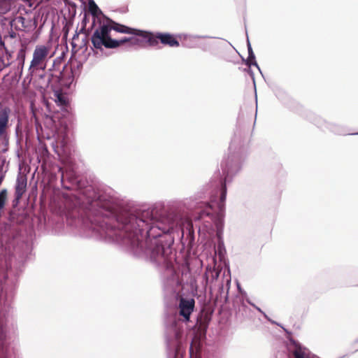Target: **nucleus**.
<instances>
[{"label": "nucleus", "instance_id": "obj_1", "mask_svg": "<svg viewBox=\"0 0 358 358\" xmlns=\"http://www.w3.org/2000/svg\"><path fill=\"white\" fill-rule=\"evenodd\" d=\"M62 171L61 182L66 189H76V194L65 201L66 218L71 225L92 231L102 238L111 239L123 227L140 224L152 216V210L124 208L106 194H97L92 186L83 187L73 170Z\"/></svg>", "mask_w": 358, "mask_h": 358}, {"label": "nucleus", "instance_id": "obj_2", "mask_svg": "<svg viewBox=\"0 0 358 358\" xmlns=\"http://www.w3.org/2000/svg\"><path fill=\"white\" fill-rule=\"evenodd\" d=\"M152 216L144 223L134 222L123 227L111 240L126 247L134 255L148 259L157 266L164 268L163 289L167 294L178 293L182 281L174 267L173 240L167 234L180 223V215L173 212L160 213L157 206L146 209Z\"/></svg>", "mask_w": 358, "mask_h": 358}, {"label": "nucleus", "instance_id": "obj_3", "mask_svg": "<svg viewBox=\"0 0 358 358\" xmlns=\"http://www.w3.org/2000/svg\"><path fill=\"white\" fill-rule=\"evenodd\" d=\"M194 299L181 297L178 303V315L169 318L166 327L168 358H182V342L185 323L189 321L194 310Z\"/></svg>", "mask_w": 358, "mask_h": 358}, {"label": "nucleus", "instance_id": "obj_4", "mask_svg": "<svg viewBox=\"0 0 358 358\" xmlns=\"http://www.w3.org/2000/svg\"><path fill=\"white\" fill-rule=\"evenodd\" d=\"M221 194L220 200L217 202L218 212L216 215L213 213L211 205L208 203L199 202L195 206V211L193 214L194 220H202L204 224H211L213 223L216 228V236L218 239V247L220 248L224 245L222 234L224 228V203L227 196V187L224 182H221Z\"/></svg>", "mask_w": 358, "mask_h": 358}, {"label": "nucleus", "instance_id": "obj_5", "mask_svg": "<svg viewBox=\"0 0 358 358\" xmlns=\"http://www.w3.org/2000/svg\"><path fill=\"white\" fill-rule=\"evenodd\" d=\"M50 55V48L45 45H37L33 52L32 59L28 69V76L31 78L41 71H45Z\"/></svg>", "mask_w": 358, "mask_h": 358}, {"label": "nucleus", "instance_id": "obj_6", "mask_svg": "<svg viewBox=\"0 0 358 358\" xmlns=\"http://www.w3.org/2000/svg\"><path fill=\"white\" fill-rule=\"evenodd\" d=\"M112 30L122 34H128L139 36H141V34L145 31L131 28L126 25L119 24L110 19H107L106 22L100 24L99 26L95 29L94 33L98 32L100 38L105 40L107 39L108 37H111L110 32Z\"/></svg>", "mask_w": 358, "mask_h": 358}, {"label": "nucleus", "instance_id": "obj_7", "mask_svg": "<svg viewBox=\"0 0 358 358\" xmlns=\"http://www.w3.org/2000/svg\"><path fill=\"white\" fill-rule=\"evenodd\" d=\"M91 41L94 48L102 50L103 48L108 49H114L118 48L120 45L126 43H130L131 45H134L138 43V39L134 37H123L121 39H113L111 37H108L107 39L100 38L97 33H93L91 36Z\"/></svg>", "mask_w": 358, "mask_h": 358}, {"label": "nucleus", "instance_id": "obj_8", "mask_svg": "<svg viewBox=\"0 0 358 358\" xmlns=\"http://www.w3.org/2000/svg\"><path fill=\"white\" fill-rule=\"evenodd\" d=\"M141 37L146 39L148 43L152 45L155 46L160 42L164 45H167L171 48L179 47L180 43L175 38V36L170 33L164 32H150L145 31L141 34Z\"/></svg>", "mask_w": 358, "mask_h": 358}, {"label": "nucleus", "instance_id": "obj_9", "mask_svg": "<svg viewBox=\"0 0 358 358\" xmlns=\"http://www.w3.org/2000/svg\"><path fill=\"white\" fill-rule=\"evenodd\" d=\"M244 159L239 154H233L229 156L224 163H222V172L227 178L237 173L241 169Z\"/></svg>", "mask_w": 358, "mask_h": 358}, {"label": "nucleus", "instance_id": "obj_10", "mask_svg": "<svg viewBox=\"0 0 358 358\" xmlns=\"http://www.w3.org/2000/svg\"><path fill=\"white\" fill-rule=\"evenodd\" d=\"M86 18L87 16L85 15L82 22L83 24V26L78 32L77 31H76V34L72 38L71 45L73 48L79 47L81 48L85 46L87 43V34L85 32Z\"/></svg>", "mask_w": 358, "mask_h": 358}, {"label": "nucleus", "instance_id": "obj_11", "mask_svg": "<svg viewBox=\"0 0 358 358\" xmlns=\"http://www.w3.org/2000/svg\"><path fill=\"white\" fill-rule=\"evenodd\" d=\"M51 71L52 69H50L48 72L38 75L41 87L48 88L50 86L53 87L55 84L60 82V76L62 75V72H59V75L57 76L54 75Z\"/></svg>", "mask_w": 358, "mask_h": 358}, {"label": "nucleus", "instance_id": "obj_12", "mask_svg": "<svg viewBox=\"0 0 358 358\" xmlns=\"http://www.w3.org/2000/svg\"><path fill=\"white\" fill-rule=\"evenodd\" d=\"M10 109L5 108L0 110V138L5 136L9 124Z\"/></svg>", "mask_w": 358, "mask_h": 358}, {"label": "nucleus", "instance_id": "obj_13", "mask_svg": "<svg viewBox=\"0 0 358 358\" xmlns=\"http://www.w3.org/2000/svg\"><path fill=\"white\" fill-rule=\"evenodd\" d=\"M220 273V271L216 268H207L204 275L206 286H209L211 289L212 284L218 279Z\"/></svg>", "mask_w": 358, "mask_h": 358}, {"label": "nucleus", "instance_id": "obj_14", "mask_svg": "<svg viewBox=\"0 0 358 358\" xmlns=\"http://www.w3.org/2000/svg\"><path fill=\"white\" fill-rule=\"evenodd\" d=\"M322 129H327L329 130L331 132L338 134V135H345L347 134L345 129L341 125L332 123V122H328L326 121H324V123L322 124L319 125Z\"/></svg>", "mask_w": 358, "mask_h": 358}, {"label": "nucleus", "instance_id": "obj_15", "mask_svg": "<svg viewBox=\"0 0 358 358\" xmlns=\"http://www.w3.org/2000/svg\"><path fill=\"white\" fill-rule=\"evenodd\" d=\"M4 38L6 41V44L11 45L13 48H15L18 44L20 45V42L24 41H21L17 34L13 30L10 31L7 34H5Z\"/></svg>", "mask_w": 358, "mask_h": 358}, {"label": "nucleus", "instance_id": "obj_16", "mask_svg": "<svg viewBox=\"0 0 358 358\" xmlns=\"http://www.w3.org/2000/svg\"><path fill=\"white\" fill-rule=\"evenodd\" d=\"M27 181L22 178H17L15 185V196L17 200H20L26 190Z\"/></svg>", "mask_w": 358, "mask_h": 358}, {"label": "nucleus", "instance_id": "obj_17", "mask_svg": "<svg viewBox=\"0 0 358 358\" xmlns=\"http://www.w3.org/2000/svg\"><path fill=\"white\" fill-rule=\"evenodd\" d=\"M12 10H17L14 0H0V14H5Z\"/></svg>", "mask_w": 358, "mask_h": 358}, {"label": "nucleus", "instance_id": "obj_18", "mask_svg": "<svg viewBox=\"0 0 358 358\" xmlns=\"http://www.w3.org/2000/svg\"><path fill=\"white\" fill-rule=\"evenodd\" d=\"M88 8L93 17V23H94L96 18H99L100 15H103L102 11L100 10L94 0H88Z\"/></svg>", "mask_w": 358, "mask_h": 358}, {"label": "nucleus", "instance_id": "obj_19", "mask_svg": "<svg viewBox=\"0 0 358 358\" xmlns=\"http://www.w3.org/2000/svg\"><path fill=\"white\" fill-rule=\"evenodd\" d=\"M28 43L26 41L24 42H20V48L17 54V61H25L26 57V52L27 50Z\"/></svg>", "mask_w": 358, "mask_h": 358}, {"label": "nucleus", "instance_id": "obj_20", "mask_svg": "<svg viewBox=\"0 0 358 358\" xmlns=\"http://www.w3.org/2000/svg\"><path fill=\"white\" fill-rule=\"evenodd\" d=\"M245 64L248 66H250L252 65L255 66L258 70L260 71V68L258 66L256 60H255V55L254 52L252 53H248V57L247 60L245 61Z\"/></svg>", "mask_w": 358, "mask_h": 358}, {"label": "nucleus", "instance_id": "obj_21", "mask_svg": "<svg viewBox=\"0 0 358 358\" xmlns=\"http://www.w3.org/2000/svg\"><path fill=\"white\" fill-rule=\"evenodd\" d=\"M6 338V331L3 323L0 321V342H3Z\"/></svg>", "mask_w": 358, "mask_h": 358}, {"label": "nucleus", "instance_id": "obj_22", "mask_svg": "<svg viewBox=\"0 0 358 358\" xmlns=\"http://www.w3.org/2000/svg\"><path fill=\"white\" fill-rule=\"evenodd\" d=\"M57 100L56 101L59 103L62 106H66L67 105V101L66 99V97L62 95V94L57 93L56 94Z\"/></svg>", "mask_w": 358, "mask_h": 358}, {"label": "nucleus", "instance_id": "obj_23", "mask_svg": "<svg viewBox=\"0 0 358 358\" xmlns=\"http://www.w3.org/2000/svg\"><path fill=\"white\" fill-rule=\"evenodd\" d=\"M6 41L3 38H0V48H2L6 55H8L9 57H11V53L8 50V48L6 46Z\"/></svg>", "mask_w": 358, "mask_h": 358}, {"label": "nucleus", "instance_id": "obj_24", "mask_svg": "<svg viewBox=\"0 0 358 358\" xmlns=\"http://www.w3.org/2000/svg\"><path fill=\"white\" fill-rule=\"evenodd\" d=\"M255 308L259 312L261 313L264 317L267 320H268L272 324H275L277 325H279L277 322H275V321L272 320L271 319H270L268 315L260 308H259L258 306H255Z\"/></svg>", "mask_w": 358, "mask_h": 358}, {"label": "nucleus", "instance_id": "obj_25", "mask_svg": "<svg viewBox=\"0 0 358 358\" xmlns=\"http://www.w3.org/2000/svg\"><path fill=\"white\" fill-rule=\"evenodd\" d=\"M247 46H248V53H252L254 52L250 44V42L249 41L248 36H247Z\"/></svg>", "mask_w": 358, "mask_h": 358}, {"label": "nucleus", "instance_id": "obj_26", "mask_svg": "<svg viewBox=\"0 0 358 358\" xmlns=\"http://www.w3.org/2000/svg\"><path fill=\"white\" fill-rule=\"evenodd\" d=\"M208 36H200V35H194V36H191L190 38H192V39H198V38H207Z\"/></svg>", "mask_w": 358, "mask_h": 358}, {"label": "nucleus", "instance_id": "obj_27", "mask_svg": "<svg viewBox=\"0 0 358 358\" xmlns=\"http://www.w3.org/2000/svg\"><path fill=\"white\" fill-rule=\"evenodd\" d=\"M24 62H25V61H23V62L18 61V64H19V66H20L21 70H22V69L24 67Z\"/></svg>", "mask_w": 358, "mask_h": 358}, {"label": "nucleus", "instance_id": "obj_28", "mask_svg": "<svg viewBox=\"0 0 358 358\" xmlns=\"http://www.w3.org/2000/svg\"><path fill=\"white\" fill-rule=\"evenodd\" d=\"M247 302L252 306V303L250 301V299H247Z\"/></svg>", "mask_w": 358, "mask_h": 358}, {"label": "nucleus", "instance_id": "obj_29", "mask_svg": "<svg viewBox=\"0 0 358 358\" xmlns=\"http://www.w3.org/2000/svg\"><path fill=\"white\" fill-rule=\"evenodd\" d=\"M251 76H252V80H253V81L255 82V78H254L253 74H252V72H251Z\"/></svg>", "mask_w": 358, "mask_h": 358}, {"label": "nucleus", "instance_id": "obj_30", "mask_svg": "<svg viewBox=\"0 0 358 358\" xmlns=\"http://www.w3.org/2000/svg\"><path fill=\"white\" fill-rule=\"evenodd\" d=\"M227 284H229L230 283V280L227 279Z\"/></svg>", "mask_w": 358, "mask_h": 358}, {"label": "nucleus", "instance_id": "obj_31", "mask_svg": "<svg viewBox=\"0 0 358 358\" xmlns=\"http://www.w3.org/2000/svg\"><path fill=\"white\" fill-rule=\"evenodd\" d=\"M252 306L254 308H255V306H256L253 303H252Z\"/></svg>", "mask_w": 358, "mask_h": 358}, {"label": "nucleus", "instance_id": "obj_32", "mask_svg": "<svg viewBox=\"0 0 358 358\" xmlns=\"http://www.w3.org/2000/svg\"><path fill=\"white\" fill-rule=\"evenodd\" d=\"M55 63H56V62H55V61H54V62H53V66H55Z\"/></svg>", "mask_w": 358, "mask_h": 358}, {"label": "nucleus", "instance_id": "obj_33", "mask_svg": "<svg viewBox=\"0 0 358 358\" xmlns=\"http://www.w3.org/2000/svg\"><path fill=\"white\" fill-rule=\"evenodd\" d=\"M355 343H358V338L355 341Z\"/></svg>", "mask_w": 358, "mask_h": 358}, {"label": "nucleus", "instance_id": "obj_34", "mask_svg": "<svg viewBox=\"0 0 358 358\" xmlns=\"http://www.w3.org/2000/svg\"><path fill=\"white\" fill-rule=\"evenodd\" d=\"M355 134H357V135H358V132H357V133H355Z\"/></svg>", "mask_w": 358, "mask_h": 358}, {"label": "nucleus", "instance_id": "obj_35", "mask_svg": "<svg viewBox=\"0 0 358 358\" xmlns=\"http://www.w3.org/2000/svg\"><path fill=\"white\" fill-rule=\"evenodd\" d=\"M357 350H358V349Z\"/></svg>", "mask_w": 358, "mask_h": 358}]
</instances>
